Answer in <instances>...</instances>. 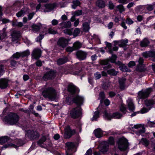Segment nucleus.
Listing matches in <instances>:
<instances>
[{"instance_id": "nucleus-1", "label": "nucleus", "mask_w": 155, "mask_h": 155, "mask_svg": "<svg viewBox=\"0 0 155 155\" xmlns=\"http://www.w3.org/2000/svg\"><path fill=\"white\" fill-rule=\"evenodd\" d=\"M72 100L78 106L72 109L71 111L70 115L72 118H76L80 117L82 114V109L81 106L83 104V98L81 97L78 96L72 98Z\"/></svg>"}, {"instance_id": "nucleus-2", "label": "nucleus", "mask_w": 155, "mask_h": 155, "mask_svg": "<svg viewBox=\"0 0 155 155\" xmlns=\"http://www.w3.org/2000/svg\"><path fill=\"white\" fill-rule=\"evenodd\" d=\"M41 94L45 98L51 101L54 100L57 97V92L53 87H49L42 89Z\"/></svg>"}, {"instance_id": "nucleus-3", "label": "nucleus", "mask_w": 155, "mask_h": 155, "mask_svg": "<svg viewBox=\"0 0 155 155\" xmlns=\"http://www.w3.org/2000/svg\"><path fill=\"white\" fill-rule=\"evenodd\" d=\"M20 119L19 116L16 113L10 112L4 118L5 123L10 125H18Z\"/></svg>"}, {"instance_id": "nucleus-4", "label": "nucleus", "mask_w": 155, "mask_h": 155, "mask_svg": "<svg viewBox=\"0 0 155 155\" xmlns=\"http://www.w3.org/2000/svg\"><path fill=\"white\" fill-rule=\"evenodd\" d=\"M116 143L118 149L121 151H124L129 148L128 141L124 137L119 138L117 141Z\"/></svg>"}, {"instance_id": "nucleus-5", "label": "nucleus", "mask_w": 155, "mask_h": 155, "mask_svg": "<svg viewBox=\"0 0 155 155\" xmlns=\"http://www.w3.org/2000/svg\"><path fill=\"white\" fill-rule=\"evenodd\" d=\"M28 138L31 141L38 140L40 137V133L35 129L28 130L26 132Z\"/></svg>"}, {"instance_id": "nucleus-6", "label": "nucleus", "mask_w": 155, "mask_h": 155, "mask_svg": "<svg viewBox=\"0 0 155 155\" xmlns=\"http://www.w3.org/2000/svg\"><path fill=\"white\" fill-rule=\"evenodd\" d=\"M64 130V137L66 139L70 138L76 133L75 130L71 129V127H65Z\"/></svg>"}, {"instance_id": "nucleus-7", "label": "nucleus", "mask_w": 155, "mask_h": 155, "mask_svg": "<svg viewBox=\"0 0 155 155\" xmlns=\"http://www.w3.org/2000/svg\"><path fill=\"white\" fill-rule=\"evenodd\" d=\"M104 116L105 118L110 120L112 118L120 119L122 116V115L118 112L113 113L112 114L108 113L106 111H104Z\"/></svg>"}, {"instance_id": "nucleus-8", "label": "nucleus", "mask_w": 155, "mask_h": 155, "mask_svg": "<svg viewBox=\"0 0 155 155\" xmlns=\"http://www.w3.org/2000/svg\"><path fill=\"white\" fill-rule=\"evenodd\" d=\"M87 52L82 50H78L75 53L77 58L80 61L85 60L87 58Z\"/></svg>"}, {"instance_id": "nucleus-9", "label": "nucleus", "mask_w": 155, "mask_h": 155, "mask_svg": "<svg viewBox=\"0 0 155 155\" xmlns=\"http://www.w3.org/2000/svg\"><path fill=\"white\" fill-rule=\"evenodd\" d=\"M56 72L54 70H51L46 72L43 77V79L45 81L54 79L56 76Z\"/></svg>"}, {"instance_id": "nucleus-10", "label": "nucleus", "mask_w": 155, "mask_h": 155, "mask_svg": "<svg viewBox=\"0 0 155 155\" xmlns=\"http://www.w3.org/2000/svg\"><path fill=\"white\" fill-rule=\"evenodd\" d=\"M152 89L149 88L144 91H140L138 93V97L139 99H144L147 97L151 91Z\"/></svg>"}, {"instance_id": "nucleus-11", "label": "nucleus", "mask_w": 155, "mask_h": 155, "mask_svg": "<svg viewBox=\"0 0 155 155\" xmlns=\"http://www.w3.org/2000/svg\"><path fill=\"white\" fill-rule=\"evenodd\" d=\"M68 41L64 37H61L59 38L57 42V45L60 47L64 48L68 44Z\"/></svg>"}, {"instance_id": "nucleus-12", "label": "nucleus", "mask_w": 155, "mask_h": 155, "mask_svg": "<svg viewBox=\"0 0 155 155\" xmlns=\"http://www.w3.org/2000/svg\"><path fill=\"white\" fill-rule=\"evenodd\" d=\"M11 35L12 41L14 42L17 41L19 39L21 36V34L20 31L14 30L11 32Z\"/></svg>"}, {"instance_id": "nucleus-13", "label": "nucleus", "mask_w": 155, "mask_h": 155, "mask_svg": "<svg viewBox=\"0 0 155 155\" xmlns=\"http://www.w3.org/2000/svg\"><path fill=\"white\" fill-rule=\"evenodd\" d=\"M68 91L72 95V97H73V98L78 96H79L75 94L76 91V87L73 84H69L68 86Z\"/></svg>"}, {"instance_id": "nucleus-14", "label": "nucleus", "mask_w": 155, "mask_h": 155, "mask_svg": "<svg viewBox=\"0 0 155 155\" xmlns=\"http://www.w3.org/2000/svg\"><path fill=\"white\" fill-rule=\"evenodd\" d=\"M41 51L39 49L36 48L33 51L31 55L32 57L36 59H38L41 56Z\"/></svg>"}, {"instance_id": "nucleus-15", "label": "nucleus", "mask_w": 155, "mask_h": 155, "mask_svg": "<svg viewBox=\"0 0 155 155\" xmlns=\"http://www.w3.org/2000/svg\"><path fill=\"white\" fill-rule=\"evenodd\" d=\"M8 85V81L6 78H1L0 79V88L5 89Z\"/></svg>"}, {"instance_id": "nucleus-16", "label": "nucleus", "mask_w": 155, "mask_h": 155, "mask_svg": "<svg viewBox=\"0 0 155 155\" xmlns=\"http://www.w3.org/2000/svg\"><path fill=\"white\" fill-rule=\"evenodd\" d=\"M109 61L107 58L105 60H101L100 61V64L102 65H107V66L104 68V69L107 70L108 68H111L112 66L111 64H109Z\"/></svg>"}, {"instance_id": "nucleus-17", "label": "nucleus", "mask_w": 155, "mask_h": 155, "mask_svg": "<svg viewBox=\"0 0 155 155\" xmlns=\"http://www.w3.org/2000/svg\"><path fill=\"white\" fill-rule=\"evenodd\" d=\"M126 79L124 78H122L119 79L118 81L120 85V88L121 90H123L125 88V83Z\"/></svg>"}, {"instance_id": "nucleus-18", "label": "nucleus", "mask_w": 155, "mask_h": 155, "mask_svg": "<svg viewBox=\"0 0 155 155\" xmlns=\"http://www.w3.org/2000/svg\"><path fill=\"white\" fill-rule=\"evenodd\" d=\"M142 56L145 58L148 57L155 58V51H149L143 52L142 53Z\"/></svg>"}, {"instance_id": "nucleus-19", "label": "nucleus", "mask_w": 155, "mask_h": 155, "mask_svg": "<svg viewBox=\"0 0 155 155\" xmlns=\"http://www.w3.org/2000/svg\"><path fill=\"white\" fill-rule=\"evenodd\" d=\"M29 13V9L28 8H23L20 11L16 14V15L18 17H19L24 14H27Z\"/></svg>"}, {"instance_id": "nucleus-20", "label": "nucleus", "mask_w": 155, "mask_h": 155, "mask_svg": "<svg viewBox=\"0 0 155 155\" xmlns=\"http://www.w3.org/2000/svg\"><path fill=\"white\" fill-rule=\"evenodd\" d=\"M60 26H61L62 29L64 28H69L71 27V24L70 21L65 22H63L59 24Z\"/></svg>"}, {"instance_id": "nucleus-21", "label": "nucleus", "mask_w": 155, "mask_h": 155, "mask_svg": "<svg viewBox=\"0 0 155 155\" xmlns=\"http://www.w3.org/2000/svg\"><path fill=\"white\" fill-rule=\"evenodd\" d=\"M150 44V41L147 38H144L140 41V45L141 47H146Z\"/></svg>"}, {"instance_id": "nucleus-22", "label": "nucleus", "mask_w": 155, "mask_h": 155, "mask_svg": "<svg viewBox=\"0 0 155 155\" xmlns=\"http://www.w3.org/2000/svg\"><path fill=\"white\" fill-rule=\"evenodd\" d=\"M66 147L68 150H70L73 149L75 147L74 143L72 142H67L65 144Z\"/></svg>"}, {"instance_id": "nucleus-23", "label": "nucleus", "mask_w": 155, "mask_h": 155, "mask_svg": "<svg viewBox=\"0 0 155 155\" xmlns=\"http://www.w3.org/2000/svg\"><path fill=\"white\" fill-rule=\"evenodd\" d=\"M68 60V58L67 57H63L58 59L57 60V63L58 65H60L66 62Z\"/></svg>"}, {"instance_id": "nucleus-24", "label": "nucleus", "mask_w": 155, "mask_h": 155, "mask_svg": "<svg viewBox=\"0 0 155 155\" xmlns=\"http://www.w3.org/2000/svg\"><path fill=\"white\" fill-rule=\"evenodd\" d=\"M94 133L95 137L98 138H100L102 137L101 130L100 128H97L94 131Z\"/></svg>"}, {"instance_id": "nucleus-25", "label": "nucleus", "mask_w": 155, "mask_h": 155, "mask_svg": "<svg viewBox=\"0 0 155 155\" xmlns=\"http://www.w3.org/2000/svg\"><path fill=\"white\" fill-rule=\"evenodd\" d=\"M45 6L46 9L49 10V11H51L53 10L56 6V4L55 3L47 4L45 5Z\"/></svg>"}, {"instance_id": "nucleus-26", "label": "nucleus", "mask_w": 155, "mask_h": 155, "mask_svg": "<svg viewBox=\"0 0 155 155\" xmlns=\"http://www.w3.org/2000/svg\"><path fill=\"white\" fill-rule=\"evenodd\" d=\"M7 32L6 31V28H3L2 30L0 31V40L4 39L7 36Z\"/></svg>"}, {"instance_id": "nucleus-27", "label": "nucleus", "mask_w": 155, "mask_h": 155, "mask_svg": "<svg viewBox=\"0 0 155 155\" xmlns=\"http://www.w3.org/2000/svg\"><path fill=\"white\" fill-rule=\"evenodd\" d=\"M96 5L100 8H103L105 6V2L102 0H98L96 2Z\"/></svg>"}, {"instance_id": "nucleus-28", "label": "nucleus", "mask_w": 155, "mask_h": 155, "mask_svg": "<svg viewBox=\"0 0 155 155\" xmlns=\"http://www.w3.org/2000/svg\"><path fill=\"white\" fill-rule=\"evenodd\" d=\"M10 138L8 136H2L0 137V144L3 145L10 140Z\"/></svg>"}, {"instance_id": "nucleus-29", "label": "nucleus", "mask_w": 155, "mask_h": 155, "mask_svg": "<svg viewBox=\"0 0 155 155\" xmlns=\"http://www.w3.org/2000/svg\"><path fill=\"white\" fill-rule=\"evenodd\" d=\"M8 147H14L16 148V149H17L18 147V146H17V145L15 144L10 143L8 144H5L3 145L2 146V149L3 150L4 149V148L5 149H6V148Z\"/></svg>"}, {"instance_id": "nucleus-30", "label": "nucleus", "mask_w": 155, "mask_h": 155, "mask_svg": "<svg viewBox=\"0 0 155 155\" xmlns=\"http://www.w3.org/2000/svg\"><path fill=\"white\" fill-rule=\"evenodd\" d=\"M15 143L18 147L23 146L25 144V142L24 140L17 139L15 140Z\"/></svg>"}, {"instance_id": "nucleus-31", "label": "nucleus", "mask_w": 155, "mask_h": 155, "mask_svg": "<svg viewBox=\"0 0 155 155\" xmlns=\"http://www.w3.org/2000/svg\"><path fill=\"white\" fill-rule=\"evenodd\" d=\"M127 103H128V107L129 110L130 111L133 112L134 110L135 107L132 101L131 100H129L127 101Z\"/></svg>"}, {"instance_id": "nucleus-32", "label": "nucleus", "mask_w": 155, "mask_h": 155, "mask_svg": "<svg viewBox=\"0 0 155 155\" xmlns=\"http://www.w3.org/2000/svg\"><path fill=\"white\" fill-rule=\"evenodd\" d=\"M128 42V40H121L119 41V46L120 47L124 48L125 47L127 46V43Z\"/></svg>"}, {"instance_id": "nucleus-33", "label": "nucleus", "mask_w": 155, "mask_h": 155, "mask_svg": "<svg viewBox=\"0 0 155 155\" xmlns=\"http://www.w3.org/2000/svg\"><path fill=\"white\" fill-rule=\"evenodd\" d=\"M144 65H137L136 70L140 72H144L146 69Z\"/></svg>"}, {"instance_id": "nucleus-34", "label": "nucleus", "mask_w": 155, "mask_h": 155, "mask_svg": "<svg viewBox=\"0 0 155 155\" xmlns=\"http://www.w3.org/2000/svg\"><path fill=\"white\" fill-rule=\"evenodd\" d=\"M145 105L147 107L150 108L153 107V105L155 104V101L153 100H147L145 101Z\"/></svg>"}, {"instance_id": "nucleus-35", "label": "nucleus", "mask_w": 155, "mask_h": 155, "mask_svg": "<svg viewBox=\"0 0 155 155\" xmlns=\"http://www.w3.org/2000/svg\"><path fill=\"white\" fill-rule=\"evenodd\" d=\"M83 30L85 32H88L90 28L89 24L87 22H85L83 24Z\"/></svg>"}, {"instance_id": "nucleus-36", "label": "nucleus", "mask_w": 155, "mask_h": 155, "mask_svg": "<svg viewBox=\"0 0 155 155\" xmlns=\"http://www.w3.org/2000/svg\"><path fill=\"white\" fill-rule=\"evenodd\" d=\"M82 46V44L78 41L74 42L73 45V47L75 50L80 48Z\"/></svg>"}, {"instance_id": "nucleus-37", "label": "nucleus", "mask_w": 155, "mask_h": 155, "mask_svg": "<svg viewBox=\"0 0 155 155\" xmlns=\"http://www.w3.org/2000/svg\"><path fill=\"white\" fill-rule=\"evenodd\" d=\"M107 73L108 74L112 76H115L117 75L118 71H116L114 69H109L107 71Z\"/></svg>"}, {"instance_id": "nucleus-38", "label": "nucleus", "mask_w": 155, "mask_h": 155, "mask_svg": "<svg viewBox=\"0 0 155 155\" xmlns=\"http://www.w3.org/2000/svg\"><path fill=\"white\" fill-rule=\"evenodd\" d=\"M120 69L123 72H129L130 70L128 69L127 67L123 64L120 67H119Z\"/></svg>"}, {"instance_id": "nucleus-39", "label": "nucleus", "mask_w": 155, "mask_h": 155, "mask_svg": "<svg viewBox=\"0 0 155 155\" xmlns=\"http://www.w3.org/2000/svg\"><path fill=\"white\" fill-rule=\"evenodd\" d=\"M105 98V94L103 91L101 92L99 95V99H101L100 103H103V101Z\"/></svg>"}, {"instance_id": "nucleus-40", "label": "nucleus", "mask_w": 155, "mask_h": 155, "mask_svg": "<svg viewBox=\"0 0 155 155\" xmlns=\"http://www.w3.org/2000/svg\"><path fill=\"white\" fill-rule=\"evenodd\" d=\"M142 127V129L138 131V133L137 134H140L144 133L145 132V127H132V128H134L136 129H137L138 128Z\"/></svg>"}, {"instance_id": "nucleus-41", "label": "nucleus", "mask_w": 155, "mask_h": 155, "mask_svg": "<svg viewBox=\"0 0 155 155\" xmlns=\"http://www.w3.org/2000/svg\"><path fill=\"white\" fill-rule=\"evenodd\" d=\"M72 3L73 5H72V7L74 9H75L77 7L79 6L81 4V2L78 0L73 1Z\"/></svg>"}, {"instance_id": "nucleus-42", "label": "nucleus", "mask_w": 155, "mask_h": 155, "mask_svg": "<svg viewBox=\"0 0 155 155\" xmlns=\"http://www.w3.org/2000/svg\"><path fill=\"white\" fill-rule=\"evenodd\" d=\"M117 58V56L115 54H112L111 57L108 58L109 62L110 61L111 63H114L115 62V61Z\"/></svg>"}, {"instance_id": "nucleus-43", "label": "nucleus", "mask_w": 155, "mask_h": 155, "mask_svg": "<svg viewBox=\"0 0 155 155\" xmlns=\"http://www.w3.org/2000/svg\"><path fill=\"white\" fill-rule=\"evenodd\" d=\"M141 143L142 144L147 147L149 144V141L146 138H142L141 140Z\"/></svg>"}, {"instance_id": "nucleus-44", "label": "nucleus", "mask_w": 155, "mask_h": 155, "mask_svg": "<svg viewBox=\"0 0 155 155\" xmlns=\"http://www.w3.org/2000/svg\"><path fill=\"white\" fill-rule=\"evenodd\" d=\"M108 143L110 145H114L115 143V140L114 137L110 136L109 137Z\"/></svg>"}, {"instance_id": "nucleus-45", "label": "nucleus", "mask_w": 155, "mask_h": 155, "mask_svg": "<svg viewBox=\"0 0 155 155\" xmlns=\"http://www.w3.org/2000/svg\"><path fill=\"white\" fill-rule=\"evenodd\" d=\"M81 32V30L78 28H75L74 31L72 34L74 37H75L78 35Z\"/></svg>"}, {"instance_id": "nucleus-46", "label": "nucleus", "mask_w": 155, "mask_h": 155, "mask_svg": "<svg viewBox=\"0 0 155 155\" xmlns=\"http://www.w3.org/2000/svg\"><path fill=\"white\" fill-rule=\"evenodd\" d=\"M99 113L100 112L98 110L95 112L94 115L92 118V120H96L99 117Z\"/></svg>"}, {"instance_id": "nucleus-47", "label": "nucleus", "mask_w": 155, "mask_h": 155, "mask_svg": "<svg viewBox=\"0 0 155 155\" xmlns=\"http://www.w3.org/2000/svg\"><path fill=\"white\" fill-rule=\"evenodd\" d=\"M21 57L20 52H17L13 54L11 57L12 58L16 59H18L20 57Z\"/></svg>"}, {"instance_id": "nucleus-48", "label": "nucleus", "mask_w": 155, "mask_h": 155, "mask_svg": "<svg viewBox=\"0 0 155 155\" xmlns=\"http://www.w3.org/2000/svg\"><path fill=\"white\" fill-rule=\"evenodd\" d=\"M20 53L21 56L22 57L27 56L29 55L30 54V52L28 50H27Z\"/></svg>"}, {"instance_id": "nucleus-49", "label": "nucleus", "mask_w": 155, "mask_h": 155, "mask_svg": "<svg viewBox=\"0 0 155 155\" xmlns=\"http://www.w3.org/2000/svg\"><path fill=\"white\" fill-rule=\"evenodd\" d=\"M76 16H80L82 15H84V13L83 12L82 10H78L75 11L73 13Z\"/></svg>"}, {"instance_id": "nucleus-50", "label": "nucleus", "mask_w": 155, "mask_h": 155, "mask_svg": "<svg viewBox=\"0 0 155 155\" xmlns=\"http://www.w3.org/2000/svg\"><path fill=\"white\" fill-rule=\"evenodd\" d=\"M10 63L11 66L13 67H16L17 65V61L14 59L10 58Z\"/></svg>"}, {"instance_id": "nucleus-51", "label": "nucleus", "mask_w": 155, "mask_h": 155, "mask_svg": "<svg viewBox=\"0 0 155 155\" xmlns=\"http://www.w3.org/2000/svg\"><path fill=\"white\" fill-rule=\"evenodd\" d=\"M63 32L65 34L71 35H72V29H65L63 30Z\"/></svg>"}, {"instance_id": "nucleus-52", "label": "nucleus", "mask_w": 155, "mask_h": 155, "mask_svg": "<svg viewBox=\"0 0 155 155\" xmlns=\"http://www.w3.org/2000/svg\"><path fill=\"white\" fill-rule=\"evenodd\" d=\"M117 8L119 10V12L120 13H122V12L125 11V9L124 8V6L122 5H118Z\"/></svg>"}, {"instance_id": "nucleus-53", "label": "nucleus", "mask_w": 155, "mask_h": 155, "mask_svg": "<svg viewBox=\"0 0 155 155\" xmlns=\"http://www.w3.org/2000/svg\"><path fill=\"white\" fill-rule=\"evenodd\" d=\"M154 4L153 5H147L146 7L147 9L149 11H151L153 10L154 8Z\"/></svg>"}, {"instance_id": "nucleus-54", "label": "nucleus", "mask_w": 155, "mask_h": 155, "mask_svg": "<svg viewBox=\"0 0 155 155\" xmlns=\"http://www.w3.org/2000/svg\"><path fill=\"white\" fill-rule=\"evenodd\" d=\"M32 27L33 30L36 31H38L40 29L39 26L35 25H33L32 26Z\"/></svg>"}, {"instance_id": "nucleus-55", "label": "nucleus", "mask_w": 155, "mask_h": 155, "mask_svg": "<svg viewBox=\"0 0 155 155\" xmlns=\"http://www.w3.org/2000/svg\"><path fill=\"white\" fill-rule=\"evenodd\" d=\"M48 31L49 33L52 34H55L58 33L57 31L54 30L51 28H50L48 29Z\"/></svg>"}, {"instance_id": "nucleus-56", "label": "nucleus", "mask_w": 155, "mask_h": 155, "mask_svg": "<svg viewBox=\"0 0 155 155\" xmlns=\"http://www.w3.org/2000/svg\"><path fill=\"white\" fill-rule=\"evenodd\" d=\"M4 66L2 64H0V76H1L5 72Z\"/></svg>"}, {"instance_id": "nucleus-57", "label": "nucleus", "mask_w": 155, "mask_h": 155, "mask_svg": "<svg viewBox=\"0 0 155 155\" xmlns=\"http://www.w3.org/2000/svg\"><path fill=\"white\" fill-rule=\"evenodd\" d=\"M126 107L124 106V104H122L120 107V110L124 114L125 113Z\"/></svg>"}, {"instance_id": "nucleus-58", "label": "nucleus", "mask_w": 155, "mask_h": 155, "mask_svg": "<svg viewBox=\"0 0 155 155\" xmlns=\"http://www.w3.org/2000/svg\"><path fill=\"white\" fill-rule=\"evenodd\" d=\"M66 50L67 52H71L75 50L73 46L72 47H67L66 49Z\"/></svg>"}, {"instance_id": "nucleus-59", "label": "nucleus", "mask_w": 155, "mask_h": 155, "mask_svg": "<svg viewBox=\"0 0 155 155\" xmlns=\"http://www.w3.org/2000/svg\"><path fill=\"white\" fill-rule=\"evenodd\" d=\"M126 23L129 25H130L134 23V21L130 18H128L126 20Z\"/></svg>"}, {"instance_id": "nucleus-60", "label": "nucleus", "mask_w": 155, "mask_h": 155, "mask_svg": "<svg viewBox=\"0 0 155 155\" xmlns=\"http://www.w3.org/2000/svg\"><path fill=\"white\" fill-rule=\"evenodd\" d=\"M119 133L117 131H109L108 132V134L109 135H115V134H119Z\"/></svg>"}, {"instance_id": "nucleus-61", "label": "nucleus", "mask_w": 155, "mask_h": 155, "mask_svg": "<svg viewBox=\"0 0 155 155\" xmlns=\"http://www.w3.org/2000/svg\"><path fill=\"white\" fill-rule=\"evenodd\" d=\"M92 150L91 148L87 150L85 154V155H92Z\"/></svg>"}, {"instance_id": "nucleus-62", "label": "nucleus", "mask_w": 155, "mask_h": 155, "mask_svg": "<svg viewBox=\"0 0 155 155\" xmlns=\"http://www.w3.org/2000/svg\"><path fill=\"white\" fill-rule=\"evenodd\" d=\"M0 21H2L3 23L5 24L8 22L9 20L6 18H2V17L0 18Z\"/></svg>"}, {"instance_id": "nucleus-63", "label": "nucleus", "mask_w": 155, "mask_h": 155, "mask_svg": "<svg viewBox=\"0 0 155 155\" xmlns=\"http://www.w3.org/2000/svg\"><path fill=\"white\" fill-rule=\"evenodd\" d=\"M95 78L96 79H98L101 77V75L99 72H96L94 74Z\"/></svg>"}, {"instance_id": "nucleus-64", "label": "nucleus", "mask_w": 155, "mask_h": 155, "mask_svg": "<svg viewBox=\"0 0 155 155\" xmlns=\"http://www.w3.org/2000/svg\"><path fill=\"white\" fill-rule=\"evenodd\" d=\"M108 151V149L106 147L104 146H103L101 149V151L103 153H105L107 152Z\"/></svg>"}]
</instances>
